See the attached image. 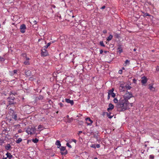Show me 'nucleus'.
Segmentation results:
<instances>
[{"label":"nucleus","instance_id":"49530a36","mask_svg":"<svg viewBox=\"0 0 159 159\" xmlns=\"http://www.w3.org/2000/svg\"><path fill=\"white\" fill-rule=\"evenodd\" d=\"M103 52V51L102 50H100V53L102 54Z\"/></svg>","mask_w":159,"mask_h":159},{"label":"nucleus","instance_id":"473e14b6","mask_svg":"<svg viewBox=\"0 0 159 159\" xmlns=\"http://www.w3.org/2000/svg\"><path fill=\"white\" fill-rule=\"evenodd\" d=\"M149 158L150 159H153L154 156L152 155H150L149 156Z\"/></svg>","mask_w":159,"mask_h":159},{"label":"nucleus","instance_id":"412c9836","mask_svg":"<svg viewBox=\"0 0 159 159\" xmlns=\"http://www.w3.org/2000/svg\"><path fill=\"white\" fill-rule=\"evenodd\" d=\"M22 141V139L21 138H19L16 141V142L17 143H19Z\"/></svg>","mask_w":159,"mask_h":159},{"label":"nucleus","instance_id":"4468645a","mask_svg":"<svg viewBox=\"0 0 159 159\" xmlns=\"http://www.w3.org/2000/svg\"><path fill=\"white\" fill-rule=\"evenodd\" d=\"M118 49H119L118 52L120 53L122 52V49L121 45H119L118 46Z\"/></svg>","mask_w":159,"mask_h":159},{"label":"nucleus","instance_id":"9b49d317","mask_svg":"<svg viewBox=\"0 0 159 159\" xmlns=\"http://www.w3.org/2000/svg\"><path fill=\"white\" fill-rule=\"evenodd\" d=\"M14 98L13 97L12 98H8V103L9 104H14Z\"/></svg>","mask_w":159,"mask_h":159},{"label":"nucleus","instance_id":"ea45409f","mask_svg":"<svg viewBox=\"0 0 159 159\" xmlns=\"http://www.w3.org/2000/svg\"><path fill=\"white\" fill-rule=\"evenodd\" d=\"M114 90V89L112 88L111 89L109 90L108 92H113Z\"/></svg>","mask_w":159,"mask_h":159},{"label":"nucleus","instance_id":"4c0bfd02","mask_svg":"<svg viewBox=\"0 0 159 159\" xmlns=\"http://www.w3.org/2000/svg\"><path fill=\"white\" fill-rule=\"evenodd\" d=\"M96 148L97 147L98 148H99L100 147V144H97V145H96Z\"/></svg>","mask_w":159,"mask_h":159},{"label":"nucleus","instance_id":"338daca9","mask_svg":"<svg viewBox=\"0 0 159 159\" xmlns=\"http://www.w3.org/2000/svg\"><path fill=\"white\" fill-rule=\"evenodd\" d=\"M122 69H124V67L122 68Z\"/></svg>","mask_w":159,"mask_h":159},{"label":"nucleus","instance_id":"6e6d98bb","mask_svg":"<svg viewBox=\"0 0 159 159\" xmlns=\"http://www.w3.org/2000/svg\"><path fill=\"white\" fill-rule=\"evenodd\" d=\"M75 143H76V140L75 139H73L72 140Z\"/></svg>","mask_w":159,"mask_h":159},{"label":"nucleus","instance_id":"72a5a7b5","mask_svg":"<svg viewBox=\"0 0 159 159\" xmlns=\"http://www.w3.org/2000/svg\"><path fill=\"white\" fill-rule=\"evenodd\" d=\"M125 63L126 64H129V61L128 60H127L125 61Z\"/></svg>","mask_w":159,"mask_h":159},{"label":"nucleus","instance_id":"e2e57ef3","mask_svg":"<svg viewBox=\"0 0 159 159\" xmlns=\"http://www.w3.org/2000/svg\"><path fill=\"white\" fill-rule=\"evenodd\" d=\"M134 51H136V49H135V48L134 49Z\"/></svg>","mask_w":159,"mask_h":159},{"label":"nucleus","instance_id":"1a4fd4ad","mask_svg":"<svg viewBox=\"0 0 159 159\" xmlns=\"http://www.w3.org/2000/svg\"><path fill=\"white\" fill-rule=\"evenodd\" d=\"M85 120L87 121V123L88 125L92 124L93 121L90 118L88 117L85 119Z\"/></svg>","mask_w":159,"mask_h":159},{"label":"nucleus","instance_id":"09e8293b","mask_svg":"<svg viewBox=\"0 0 159 159\" xmlns=\"http://www.w3.org/2000/svg\"><path fill=\"white\" fill-rule=\"evenodd\" d=\"M105 6H103L101 8V9H103L105 8Z\"/></svg>","mask_w":159,"mask_h":159},{"label":"nucleus","instance_id":"20e7f679","mask_svg":"<svg viewBox=\"0 0 159 159\" xmlns=\"http://www.w3.org/2000/svg\"><path fill=\"white\" fill-rule=\"evenodd\" d=\"M131 87L129 85H126L125 86H121L120 90L121 91H125V89H130Z\"/></svg>","mask_w":159,"mask_h":159},{"label":"nucleus","instance_id":"864d4df0","mask_svg":"<svg viewBox=\"0 0 159 159\" xmlns=\"http://www.w3.org/2000/svg\"><path fill=\"white\" fill-rule=\"evenodd\" d=\"M10 112H12V113L14 112V111L13 110L11 109V108L10 109Z\"/></svg>","mask_w":159,"mask_h":159},{"label":"nucleus","instance_id":"3c124183","mask_svg":"<svg viewBox=\"0 0 159 159\" xmlns=\"http://www.w3.org/2000/svg\"><path fill=\"white\" fill-rule=\"evenodd\" d=\"M59 105H60V106L61 107H62V106H63V104H62V103H59Z\"/></svg>","mask_w":159,"mask_h":159},{"label":"nucleus","instance_id":"f3484780","mask_svg":"<svg viewBox=\"0 0 159 159\" xmlns=\"http://www.w3.org/2000/svg\"><path fill=\"white\" fill-rule=\"evenodd\" d=\"M12 118L15 120H17V116L16 114H13L12 115Z\"/></svg>","mask_w":159,"mask_h":159},{"label":"nucleus","instance_id":"2f4dec72","mask_svg":"<svg viewBox=\"0 0 159 159\" xmlns=\"http://www.w3.org/2000/svg\"><path fill=\"white\" fill-rule=\"evenodd\" d=\"M51 44V43H48L47 45L45 47V48H47Z\"/></svg>","mask_w":159,"mask_h":159},{"label":"nucleus","instance_id":"bb28decb","mask_svg":"<svg viewBox=\"0 0 159 159\" xmlns=\"http://www.w3.org/2000/svg\"><path fill=\"white\" fill-rule=\"evenodd\" d=\"M100 44L101 46H102L103 47H105V45L104 44L103 42L102 41H100Z\"/></svg>","mask_w":159,"mask_h":159},{"label":"nucleus","instance_id":"a19ab883","mask_svg":"<svg viewBox=\"0 0 159 159\" xmlns=\"http://www.w3.org/2000/svg\"><path fill=\"white\" fill-rule=\"evenodd\" d=\"M115 36L117 38H119V35L118 34H116L115 35Z\"/></svg>","mask_w":159,"mask_h":159},{"label":"nucleus","instance_id":"ddd939ff","mask_svg":"<svg viewBox=\"0 0 159 159\" xmlns=\"http://www.w3.org/2000/svg\"><path fill=\"white\" fill-rule=\"evenodd\" d=\"M66 101L68 103L70 104L71 105L74 104V102L73 100H70L69 99L66 98L65 99Z\"/></svg>","mask_w":159,"mask_h":159},{"label":"nucleus","instance_id":"c756f323","mask_svg":"<svg viewBox=\"0 0 159 159\" xmlns=\"http://www.w3.org/2000/svg\"><path fill=\"white\" fill-rule=\"evenodd\" d=\"M4 139L3 138H0V143H4Z\"/></svg>","mask_w":159,"mask_h":159},{"label":"nucleus","instance_id":"a878e982","mask_svg":"<svg viewBox=\"0 0 159 159\" xmlns=\"http://www.w3.org/2000/svg\"><path fill=\"white\" fill-rule=\"evenodd\" d=\"M32 141L34 143H36L38 142L39 140L37 139L36 138L35 139H33L32 140Z\"/></svg>","mask_w":159,"mask_h":159},{"label":"nucleus","instance_id":"0e129e2a","mask_svg":"<svg viewBox=\"0 0 159 159\" xmlns=\"http://www.w3.org/2000/svg\"><path fill=\"white\" fill-rule=\"evenodd\" d=\"M94 159H98V158L96 157H95L94 158Z\"/></svg>","mask_w":159,"mask_h":159},{"label":"nucleus","instance_id":"8fccbe9b","mask_svg":"<svg viewBox=\"0 0 159 159\" xmlns=\"http://www.w3.org/2000/svg\"><path fill=\"white\" fill-rule=\"evenodd\" d=\"M22 132V130H21L20 129L18 131V132L19 133H21Z\"/></svg>","mask_w":159,"mask_h":159},{"label":"nucleus","instance_id":"a211bd4d","mask_svg":"<svg viewBox=\"0 0 159 159\" xmlns=\"http://www.w3.org/2000/svg\"><path fill=\"white\" fill-rule=\"evenodd\" d=\"M110 93L109 94L111 95V97L113 98H114L115 97V94L113 93V92H108V93Z\"/></svg>","mask_w":159,"mask_h":159},{"label":"nucleus","instance_id":"a18cd8bd","mask_svg":"<svg viewBox=\"0 0 159 159\" xmlns=\"http://www.w3.org/2000/svg\"><path fill=\"white\" fill-rule=\"evenodd\" d=\"M133 81L134 83H135L136 82V80L135 79H133Z\"/></svg>","mask_w":159,"mask_h":159},{"label":"nucleus","instance_id":"13d9d810","mask_svg":"<svg viewBox=\"0 0 159 159\" xmlns=\"http://www.w3.org/2000/svg\"><path fill=\"white\" fill-rule=\"evenodd\" d=\"M130 104L131 105V107H132L133 106L132 105H133V103H130Z\"/></svg>","mask_w":159,"mask_h":159},{"label":"nucleus","instance_id":"39448f33","mask_svg":"<svg viewBox=\"0 0 159 159\" xmlns=\"http://www.w3.org/2000/svg\"><path fill=\"white\" fill-rule=\"evenodd\" d=\"M20 32L22 33H24L25 32V30L26 29L25 25V24L21 25L20 27Z\"/></svg>","mask_w":159,"mask_h":159},{"label":"nucleus","instance_id":"9d476101","mask_svg":"<svg viewBox=\"0 0 159 159\" xmlns=\"http://www.w3.org/2000/svg\"><path fill=\"white\" fill-rule=\"evenodd\" d=\"M108 107H109L107 108V110L109 111L110 110H111L113 109L114 106L112 104L110 103L108 105Z\"/></svg>","mask_w":159,"mask_h":159},{"label":"nucleus","instance_id":"7c9ffc66","mask_svg":"<svg viewBox=\"0 0 159 159\" xmlns=\"http://www.w3.org/2000/svg\"><path fill=\"white\" fill-rule=\"evenodd\" d=\"M90 147L95 149L96 148V144H92L90 145Z\"/></svg>","mask_w":159,"mask_h":159},{"label":"nucleus","instance_id":"c85d7f7f","mask_svg":"<svg viewBox=\"0 0 159 159\" xmlns=\"http://www.w3.org/2000/svg\"><path fill=\"white\" fill-rule=\"evenodd\" d=\"M24 64L25 65H29L30 63L29 61L27 60L24 62Z\"/></svg>","mask_w":159,"mask_h":159},{"label":"nucleus","instance_id":"603ef678","mask_svg":"<svg viewBox=\"0 0 159 159\" xmlns=\"http://www.w3.org/2000/svg\"><path fill=\"white\" fill-rule=\"evenodd\" d=\"M97 135H96V134H94V137L95 138H97Z\"/></svg>","mask_w":159,"mask_h":159},{"label":"nucleus","instance_id":"c9c22d12","mask_svg":"<svg viewBox=\"0 0 159 159\" xmlns=\"http://www.w3.org/2000/svg\"><path fill=\"white\" fill-rule=\"evenodd\" d=\"M43 128V126L41 125H39L38 126V129H41Z\"/></svg>","mask_w":159,"mask_h":159},{"label":"nucleus","instance_id":"c03bdc74","mask_svg":"<svg viewBox=\"0 0 159 159\" xmlns=\"http://www.w3.org/2000/svg\"><path fill=\"white\" fill-rule=\"evenodd\" d=\"M103 33L104 34H106L107 33V31L106 30H104L103 31Z\"/></svg>","mask_w":159,"mask_h":159},{"label":"nucleus","instance_id":"de8ad7c7","mask_svg":"<svg viewBox=\"0 0 159 159\" xmlns=\"http://www.w3.org/2000/svg\"><path fill=\"white\" fill-rule=\"evenodd\" d=\"M110 93H108V97H107V99H109L110 98V94H109Z\"/></svg>","mask_w":159,"mask_h":159},{"label":"nucleus","instance_id":"aec40b11","mask_svg":"<svg viewBox=\"0 0 159 159\" xmlns=\"http://www.w3.org/2000/svg\"><path fill=\"white\" fill-rule=\"evenodd\" d=\"M5 149L7 150H9V149L11 148V146L10 144H8L6 146H5Z\"/></svg>","mask_w":159,"mask_h":159},{"label":"nucleus","instance_id":"69168bd1","mask_svg":"<svg viewBox=\"0 0 159 159\" xmlns=\"http://www.w3.org/2000/svg\"><path fill=\"white\" fill-rule=\"evenodd\" d=\"M3 103H4V104H5V102H4V101H3Z\"/></svg>","mask_w":159,"mask_h":159},{"label":"nucleus","instance_id":"680f3d73","mask_svg":"<svg viewBox=\"0 0 159 159\" xmlns=\"http://www.w3.org/2000/svg\"><path fill=\"white\" fill-rule=\"evenodd\" d=\"M107 51H104V52L105 53H106L107 52Z\"/></svg>","mask_w":159,"mask_h":159},{"label":"nucleus","instance_id":"6ab92c4d","mask_svg":"<svg viewBox=\"0 0 159 159\" xmlns=\"http://www.w3.org/2000/svg\"><path fill=\"white\" fill-rule=\"evenodd\" d=\"M106 113L107 114V116L108 117V118L111 119L112 117L113 116L110 115L111 114V113H108L107 112H106Z\"/></svg>","mask_w":159,"mask_h":159},{"label":"nucleus","instance_id":"4be33fe9","mask_svg":"<svg viewBox=\"0 0 159 159\" xmlns=\"http://www.w3.org/2000/svg\"><path fill=\"white\" fill-rule=\"evenodd\" d=\"M113 38V36L111 35H109V36L108 37L107 39V41H109L111 40Z\"/></svg>","mask_w":159,"mask_h":159},{"label":"nucleus","instance_id":"b1692460","mask_svg":"<svg viewBox=\"0 0 159 159\" xmlns=\"http://www.w3.org/2000/svg\"><path fill=\"white\" fill-rule=\"evenodd\" d=\"M153 137L154 138L156 139L159 140V135L156 134V135H154Z\"/></svg>","mask_w":159,"mask_h":159},{"label":"nucleus","instance_id":"cd10ccee","mask_svg":"<svg viewBox=\"0 0 159 159\" xmlns=\"http://www.w3.org/2000/svg\"><path fill=\"white\" fill-rule=\"evenodd\" d=\"M113 102L115 103H117V104L118 102V100L116 98H115L113 100Z\"/></svg>","mask_w":159,"mask_h":159},{"label":"nucleus","instance_id":"4d7b16f0","mask_svg":"<svg viewBox=\"0 0 159 159\" xmlns=\"http://www.w3.org/2000/svg\"><path fill=\"white\" fill-rule=\"evenodd\" d=\"M82 133V131H79V133H78V134L79 135L80 133Z\"/></svg>","mask_w":159,"mask_h":159},{"label":"nucleus","instance_id":"0eeeda50","mask_svg":"<svg viewBox=\"0 0 159 159\" xmlns=\"http://www.w3.org/2000/svg\"><path fill=\"white\" fill-rule=\"evenodd\" d=\"M47 51L45 49H43L41 50V55L43 56H46L48 55Z\"/></svg>","mask_w":159,"mask_h":159},{"label":"nucleus","instance_id":"79ce46f5","mask_svg":"<svg viewBox=\"0 0 159 159\" xmlns=\"http://www.w3.org/2000/svg\"><path fill=\"white\" fill-rule=\"evenodd\" d=\"M29 79L30 80H33V76H32V77H30Z\"/></svg>","mask_w":159,"mask_h":159},{"label":"nucleus","instance_id":"dca6fc26","mask_svg":"<svg viewBox=\"0 0 159 159\" xmlns=\"http://www.w3.org/2000/svg\"><path fill=\"white\" fill-rule=\"evenodd\" d=\"M56 144L57 145V148H59L61 146V144L60 141L59 140H57L56 142Z\"/></svg>","mask_w":159,"mask_h":159},{"label":"nucleus","instance_id":"58836bf2","mask_svg":"<svg viewBox=\"0 0 159 159\" xmlns=\"http://www.w3.org/2000/svg\"><path fill=\"white\" fill-rule=\"evenodd\" d=\"M122 70H119L118 73L120 74H121L122 73Z\"/></svg>","mask_w":159,"mask_h":159},{"label":"nucleus","instance_id":"f704fd0d","mask_svg":"<svg viewBox=\"0 0 159 159\" xmlns=\"http://www.w3.org/2000/svg\"><path fill=\"white\" fill-rule=\"evenodd\" d=\"M66 145L67 146H68L69 148H71L72 147L71 145H70L68 143H67L66 144Z\"/></svg>","mask_w":159,"mask_h":159},{"label":"nucleus","instance_id":"6e6552de","mask_svg":"<svg viewBox=\"0 0 159 159\" xmlns=\"http://www.w3.org/2000/svg\"><path fill=\"white\" fill-rule=\"evenodd\" d=\"M142 79L141 82L142 84H145L147 82L148 79L145 76H143L142 77Z\"/></svg>","mask_w":159,"mask_h":159},{"label":"nucleus","instance_id":"052dcab7","mask_svg":"<svg viewBox=\"0 0 159 159\" xmlns=\"http://www.w3.org/2000/svg\"><path fill=\"white\" fill-rule=\"evenodd\" d=\"M26 60H27L29 61V58H27Z\"/></svg>","mask_w":159,"mask_h":159},{"label":"nucleus","instance_id":"2eb2a0df","mask_svg":"<svg viewBox=\"0 0 159 159\" xmlns=\"http://www.w3.org/2000/svg\"><path fill=\"white\" fill-rule=\"evenodd\" d=\"M6 155L7 156V158H8L9 159H11L12 157V156L10 153L8 152L7 153Z\"/></svg>","mask_w":159,"mask_h":159},{"label":"nucleus","instance_id":"774afa93","mask_svg":"<svg viewBox=\"0 0 159 159\" xmlns=\"http://www.w3.org/2000/svg\"><path fill=\"white\" fill-rule=\"evenodd\" d=\"M67 117H69V116H67Z\"/></svg>","mask_w":159,"mask_h":159},{"label":"nucleus","instance_id":"7ed1b4c3","mask_svg":"<svg viewBox=\"0 0 159 159\" xmlns=\"http://www.w3.org/2000/svg\"><path fill=\"white\" fill-rule=\"evenodd\" d=\"M36 129L34 127H32L31 128H29L27 129L26 132L28 134H34L35 133Z\"/></svg>","mask_w":159,"mask_h":159},{"label":"nucleus","instance_id":"bf43d9fd","mask_svg":"<svg viewBox=\"0 0 159 159\" xmlns=\"http://www.w3.org/2000/svg\"><path fill=\"white\" fill-rule=\"evenodd\" d=\"M3 159H7V157L4 158L3 157Z\"/></svg>","mask_w":159,"mask_h":159},{"label":"nucleus","instance_id":"393cba45","mask_svg":"<svg viewBox=\"0 0 159 159\" xmlns=\"http://www.w3.org/2000/svg\"><path fill=\"white\" fill-rule=\"evenodd\" d=\"M17 72L16 70H14L13 71L11 72V75H14L15 74H16Z\"/></svg>","mask_w":159,"mask_h":159},{"label":"nucleus","instance_id":"5701e85b","mask_svg":"<svg viewBox=\"0 0 159 159\" xmlns=\"http://www.w3.org/2000/svg\"><path fill=\"white\" fill-rule=\"evenodd\" d=\"M149 88L150 90L152 91H154L155 90V88L153 87L152 85H150Z\"/></svg>","mask_w":159,"mask_h":159},{"label":"nucleus","instance_id":"e433bc0d","mask_svg":"<svg viewBox=\"0 0 159 159\" xmlns=\"http://www.w3.org/2000/svg\"><path fill=\"white\" fill-rule=\"evenodd\" d=\"M4 60H5L3 58L0 56V60L1 61H4Z\"/></svg>","mask_w":159,"mask_h":159},{"label":"nucleus","instance_id":"5fc2aeb1","mask_svg":"<svg viewBox=\"0 0 159 159\" xmlns=\"http://www.w3.org/2000/svg\"><path fill=\"white\" fill-rule=\"evenodd\" d=\"M33 23H34V24H36V23H37V21H36V20H34V21H33Z\"/></svg>","mask_w":159,"mask_h":159},{"label":"nucleus","instance_id":"f03ea898","mask_svg":"<svg viewBox=\"0 0 159 159\" xmlns=\"http://www.w3.org/2000/svg\"><path fill=\"white\" fill-rule=\"evenodd\" d=\"M132 94L131 93H128L125 94L123 98H121L123 100H125V102L129 103L128 100L133 97Z\"/></svg>","mask_w":159,"mask_h":159},{"label":"nucleus","instance_id":"423d86ee","mask_svg":"<svg viewBox=\"0 0 159 159\" xmlns=\"http://www.w3.org/2000/svg\"><path fill=\"white\" fill-rule=\"evenodd\" d=\"M60 150L61 151V152L62 155H66L67 153V151H66L65 152H63V151H64L66 149V148L65 147L61 146L60 148Z\"/></svg>","mask_w":159,"mask_h":159},{"label":"nucleus","instance_id":"37998d69","mask_svg":"<svg viewBox=\"0 0 159 159\" xmlns=\"http://www.w3.org/2000/svg\"><path fill=\"white\" fill-rule=\"evenodd\" d=\"M156 70L157 71H159V66H157L156 68Z\"/></svg>","mask_w":159,"mask_h":159},{"label":"nucleus","instance_id":"f257e3e1","mask_svg":"<svg viewBox=\"0 0 159 159\" xmlns=\"http://www.w3.org/2000/svg\"><path fill=\"white\" fill-rule=\"evenodd\" d=\"M129 104V103H127L125 100H123L120 98L116 106L117 110L119 111H125L127 109V107Z\"/></svg>","mask_w":159,"mask_h":159},{"label":"nucleus","instance_id":"f8f14e48","mask_svg":"<svg viewBox=\"0 0 159 159\" xmlns=\"http://www.w3.org/2000/svg\"><path fill=\"white\" fill-rule=\"evenodd\" d=\"M25 73L27 76H31V71L30 70H25Z\"/></svg>","mask_w":159,"mask_h":159}]
</instances>
